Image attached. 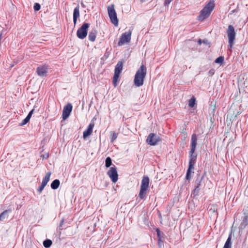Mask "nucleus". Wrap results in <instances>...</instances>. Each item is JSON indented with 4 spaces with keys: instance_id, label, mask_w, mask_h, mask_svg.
<instances>
[{
    "instance_id": "nucleus-22",
    "label": "nucleus",
    "mask_w": 248,
    "mask_h": 248,
    "mask_svg": "<svg viewBox=\"0 0 248 248\" xmlns=\"http://www.w3.org/2000/svg\"><path fill=\"white\" fill-rule=\"evenodd\" d=\"M119 76L117 75H114V77L113 78V80H112V83H113V84L114 86V87H116L117 86L118 83L119 82Z\"/></svg>"
},
{
    "instance_id": "nucleus-15",
    "label": "nucleus",
    "mask_w": 248,
    "mask_h": 248,
    "mask_svg": "<svg viewBox=\"0 0 248 248\" xmlns=\"http://www.w3.org/2000/svg\"><path fill=\"white\" fill-rule=\"evenodd\" d=\"M79 16V8L78 6L75 8L73 13V22L74 24L77 23V19Z\"/></svg>"
},
{
    "instance_id": "nucleus-32",
    "label": "nucleus",
    "mask_w": 248,
    "mask_h": 248,
    "mask_svg": "<svg viewBox=\"0 0 248 248\" xmlns=\"http://www.w3.org/2000/svg\"><path fill=\"white\" fill-rule=\"evenodd\" d=\"M215 74V70L214 69H211L208 72L209 76H213Z\"/></svg>"
},
{
    "instance_id": "nucleus-5",
    "label": "nucleus",
    "mask_w": 248,
    "mask_h": 248,
    "mask_svg": "<svg viewBox=\"0 0 248 248\" xmlns=\"http://www.w3.org/2000/svg\"><path fill=\"white\" fill-rule=\"evenodd\" d=\"M108 12L111 22L115 26H117L118 24V20L113 4H112L108 7Z\"/></svg>"
},
{
    "instance_id": "nucleus-17",
    "label": "nucleus",
    "mask_w": 248,
    "mask_h": 248,
    "mask_svg": "<svg viewBox=\"0 0 248 248\" xmlns=\"http://www.w3.org/2000/svg\"><path fill=\"white\" fill-rule=\"evenodd\" d=\"M51 172H47L46 173V175L45 177L43 179L42 183L43 184V185H46L48 181H49L50 177L51 176Z\"/></svg>"
},
{
    "instance_id": "nucleus-20",
    "label": "nucleus",
    "mask_w": 248,
    "mask_h": 248,
    "mask_svg": "<svg viewBox=\"0 0 248 248\" xmlns=\"http://www.w3.org/2000/svg\"><path fill=\"white\" fill-rule=\"evenodd\" d=\"M232 247V242H231V235H230L226 241L223 248H231Z\"/></svg>"
},
{
    "instance_id": "nucleus-24",
    "label": "nucleus",
    "mask_w": 248,
    "mask_h": 248,
    "mask_svg": "<svg viewBox=\"0 0 248 248\" xmlns=\"http://www.w3.org/2000/svg\"><path fill=\"white\" fill-rule=\"evenodd\" d=\"M196 99L193 97L188 101V106L190 108H193L195 104Z\"/></svg>"
},
{
    "instance_id": "nucleus-2",
    "label": "nucleus",
    "mask_w": 248,
    "mask_h": 248,
    "mask_svg": "<svg viewBox=\"0 0 248 248\" xmlns=\"http://www.w3.org/2000/svg\"><path fill=\"white\" fill-rule=\"evenodd\" d=\"M147 70L144 65H141L137 71L135 75L134 83L136 86L140 87L143 84L144 79L146 75Z\"/></svg>"
},
{
    "instance_id": "nucleus-4",
    "label": "nucleus",
    "mask_w": 248,
    "mask_h": 248,
    "mask_svg": "<svg viewBox=\"0 0 248 248\" xmlns=\"http://www.w3.org/2000/svg\"><path fill=\"white\" fill-rule=\"evenodd\" d=\"M149 178L148 177L144 176L141 181L140 189L139 193V197L141 199H143L146 195V191L149 187Z\"/></svg>"
},
{
    "instance_id": "nucleus-6",
    "label": "nucleus",
    "mask_w": 248,
    "mask_h": 248,
    "mask_svg": "<svg viewBox=\"0 0 248 248\" xmlns=\"http://www.w3.org/2000/svg\"><path fill=\"white\" fill-rule=\"evenodd\" d=\"M228 42L230 47L232 48L235 38L236 32L234 27L232 25H229L227 30Z\"/></svg>"
},
{
    "instance_id": "nucleus-13",
    "label": "nucleus",
    "mask_w": 248,
    "mask_h": 248,
    "mask_svg": "<svg viewBox=\"0 0 248 248\" xmlns=\"http://www.w3.org/2000/svg\"><path fill=\"white\" fill-rule=\"evenodd\" d=\"M94 125V124L93 123H90L88 125L87 129L83 132V137L84 139H86L88 137L92 134Z\"/></svg>"
},
{
    "instance_id": "nucleus-11",
    "label": "nucleus",
    "mask_w": 248,
    "mask_h": 248,
    "mask_svg": "<svg viewBox=\"0 0 248 248\" xmlns=\"http://www.w3.org/2000/svg\"><path fill=\"white\" fill-rule=\"evenodd\" d=\"M72 109V106L70 104H68L66 105L62 111V119L63 120H66L70 115Z\"/></svg>"
},
{
    "instance_id": "nucleus-35",
    "label": "nucleus",
    "mask_w": 248,
    "mask_h": 248,
    "mask_svg": "<svg viewBox=\"0 0 248 248\" xmlns=\"http://www.w3.org/2000/svg\"><path fill=\"white\" fill-rule=\"evenodd\" d=\"M247 217L248 218V216Z\"/></svg>"
},
{
    "instance_id": "nucleus-23",
    "label": "nucleus",
    "mask_w": 248,
    "mask_h": 248,
    "mask_svg": "<svg viewBox=\"0 0 248 248\" xmlns=\"http://www.w3.org/2000/svg\"><path fill=\"white\" fill-rule=\"evenodd\" d=\"M51 240L47 239L43 242V245L46 248H49L52 245Z\"/></svg>"
},
{
    "instance_id": "nucleus-34",
    "label": "nucleus",
    "mask_w": 248,
    "mask_h": 248,
    "mask_svg": "<svg viewBox=\"0 0 248 248\" xmlns=\"http://www.w3.org/2000/svg\"><path fill=\"white\" fill-rule=\"evenodd\" d=\"M172 0H165V5H168L169 4Z\"/></svg>"
},
{
    "instance_id": "nucleus-9",
    "label": "nucleus",
    "mask_w": 248,
    "mask_h": 248,
    "mask_svg": "<svg viewBox=\"0 0 248 248\" xmlns=\"http://www.w3.org/2000/svg\"><path fill=\"white\" fill-rule=\"evenodd\" d=\"M160 140L159 137L153 133L149 134L146 139L147 143L152 146L156 145Z\"/></svg>"
},
{
    "instance_id": "nucleus-27",
    "label": "nucleus",
    "mask_w": 248,
    "mask_h": 248,
    "mask_svg": "<svg viewBox=\"0 0 248 248\" xmlns=\"http://www.w3.org/2000/svg\"><path fill=\"white\" fill-rule=\"evenodd\" d=\"M224 61V58L223 57H219L215 60V62L217 63L222 64Z\"/></svg>"
},
{
    "instance_id": "nucleus-3",
    "label": "nucleus",
    "mask_w": 248,
    "mask_h": 248,
    "mask_svg": "<svg viewBox=\"0 0 248 248\" xmlns=\"http://www.w3.org/2000/svg\"><path fill=\"white\" fill-rule=\"evenodd\" d=\"M197 141V138L196 135L193 134L191 137V147L190 152V158L189 162V165H191V166H194L196 161V155H194L193 154L196 147Z\"/></svg>"
},
{
    "instance_id": "nucleus-25",
    "label": "nucleus",
    "mask_w": 248,
    "mask_h": 248,
    "mask_svg": "<svg viewBox=\"0 0 248 248\" xmlns=\"http://www.w3.org/2000/svg\"><path fill=\"white\" fill-rule=\"evenodd\" d=\"M111 164H112V161H111V159L110 158V157H107V158L106 159V161H105L106 167L107 168L111 166Z\"/></svg>"
},
{
    "instance_id": "nucleus-1",
    "label": "nucleus",
    "mask_w": 248,
    "mask_h": 248,
    "mask_svg": "<svg viewBox=\"0 0 248 248\" xmlns=\"http://www.w3.org/2000/svg\"><path fill=\"white\" fill-rule=\"evenodd\" d=\"M215 6V1L213 0H210L201 11L200 15L198 17V20L202 21L207 18L214 10Z\"/></svg>"
},
{
    "instance_id": "nucleus-19",
    "label": "nucleus",
    "mask_w": 248,
    "mask_h": 248,
    "mask_svg": "<svg viewBox=\"0 0 248 248\" xmlns=\"http://www.w3.org/2000/svg\"><path fill=\"white\" fill-rule=\"evenodd\" d=\"M10 210H6L0 214V221L3 220L8 217V213L10 212Z\"/></svg>"
},
{
    "instance_id": "nucleus-14",
    "label": "nucleus",
    "mask_w": 248,
    "mask_h": 248,
    "mask_svg": "<svg viewBox=\"0 0 248 248\" xmlns=\"http://www.w3.org/2000/svg\"><path fill=\"white\" fill-rule=\"evenodd\" d=\"M123 69V63L119 62L115 66L114 75L120 76V73Z\"/></svg>"
},
{
    "instance_id": "nucleus-26",
    "label": "nucleus",
    "mask_w": 248,
    "mask_h": 248,
    "mask_svg": "<svg viewBox=\"0 0 248 248\" xmlns=\"http://www.w3.org/2000/svg\"><path fill=\"white\" fill-rule=\"evenodd\" d=\"M117 138V134L114 132H112L110 133V140L111 141L113 142Z\"/></svg>"
},
{
    "instance_id": "nucleus-33",
    "label": "nucleus",
    "mask_w": 248,
    "mask_h": 248,
    "mask_svg": "<svg viewBox=\"0 0 248 248\" xmlns=\"http://www.w3.org/2000/svg\"><path fill=\"white\" fill-rule=\"evenodd\" d=\"M33 111H34V109H32L30 112L28 114V116L27 117H28L29 118H31V117L33 113Z\"/></svg>"
},
{
    "instance_id": "nucleus-8",
    "label": "nucleus",
    "mask_w": 248,
    "mask_h": 248,
    "mask_svg": "<svg viewBox=\"0 0 248 248\" xmlns=\"http://www.w3.org/2000/svg\"><path fill=\"white\" fill-rule=\"evenodd\" d=\"M90 26L88 23H84L77 31V36L81 39L85 38L87 35L88 29Z\"/></svg>"
},
{
    "instance_id": "nucleus-12",
    "label": "nucleus",
    "mask_w": 248,
    "mask_h": 248,
    "mask_svg": "<svg viewBox=\"0 0 248 248\" xmlns=\"http://www.w3.org/2000/svg\"><path fill=\"white\" fill-rule=\"evenodd\" d=\"M48 67L46 65H42L37 68V73L41 77L46 76L47 73Z\"/></svg>"
},
{
    "instance_id": "nucleus-29",
    "label": "nucleus",
    "mask_w": 248,
    "mask_h": 248,
    "mask_svg": "<svg viewBox=\"0 0 248 248\" xmlns=\"http://www.w3.org/2000/svg\"><path fill=\"white\" fill-rule=\"evenodd\" d=\"M157 235L158 238V243L160 245L161 242V232L158 230H156Z\"/></svg>"
},
{
    "instance_id": "nucleus-21",
    "label": "nucleus",
    "mask_w": 248,
    "mask_h": 248,
    "mask_svg": "<svg viewBox=\"0 0 248 248\" xmlns=\"http://www.w3.org/2000/svg\"><path fill=\"white\" fill-rule=\"evenodd\" d=\"M60 185V181L59 180L56 179L52 182L51 184V187L53 189H57Z\"/></svg>"
},
{
    "instance_id": "nucleus-7",
    "label": "nucleus",
    "mask_w": 248,
    "mask_h": 248,
    "mask_svg": "<svg viewBox=\"0 0 248 248\" xmlns=\"http://www.w3.org/2000/svg\"><path fill=\"white\" fill-rule=\"evenodd\" d=\"M131 34L132 31L130 30L123 33L118 43V46H121L124 44L129 43L131 40Z\"/></svg>"
},
{
    "instance_id": "nucleus-30",
    "label": "nucleus",
    "mask_w": 248,
    "mask_h": 248,
    "mask_svg": "<svg viewBox=\"0 0 248 248\" xmlns=\"http://www.w3.org/2000/svg\"><path fill=\"white\" fill-rule=\"evenodd\" d=\"M45 186H46V185H43V184L42 183L41 186L38 187V192L40 193H41Z\"/></svg>"
},
{
    "instance_id": "nucleus-31",
    "label": "nucleus",
    "mask_w": 248,
    "mask_h": 248,
    "mask_svg": "<svg viewBox=\"0 0 248 248\" xmlns=\"http://www.w3.org/2000/svg\"><path fill=\"white\" fill-rule=\"evenodd\" d=\"M33 8L35 11H38L40 9V5L39 4L36 3L34 5Z\"/></svg>"
},
{
    "instance_id": "nucleus-16",
    "label": "nucleus",
    "mask_w": 248,
    "mask_h": 248,
    "mask_svg": "<svg viewBox=\"0 0 248 248\" xmlns=\"http://www.w3.org/2000/svg\"><path fill=\"white\" fill-rule=\"evenodd\" d=\"M96 34L97 31L96 30L92 31L89 34V39L92 42L94 41L96 39Z\"/></svg>"
},
{
    "instance_id": "nucleus-18",
    "label": "nucleus",
    "mask_w": 248,
    "mask_h": 248,
    "mask_svg": "<svg viewBox=\"0 0 248 248\" xmlns=\"http://www.w3.org/2000/svg\"><path fill=\"white\" fill-rule=\"evenodd\" d=\"M193 170H194V166H191V165H189L188 169L187 170V173H186V178L187 179H189L190 178V177H191L190 174H191V173L194 172Z\"/></svg>"
},
{
    "instance_id": "nucleus-10",
    "label": "nucleus",
    "mask_w": 248,
    "mask_h": 248,
    "mask_svg": "<svg viewBox=\"0 0 248 248\" xmlns=\"http://www.w3.org/2000/svg\"><path fill=\"white\" fill-rule=\"evenodd\" d=\"M107 174L113 183H116L118 179V174L115 167H110L107 172Z\"/></svg>"
},
{
    "instance_id": "nucleus-28",
    "label": "nucleus",
    "mask_w": 248,
    "mask_h": 248,
    "mask_svg": "<svg viewBox=\"0 0 248 248\" xmlns=\"http://www.w3.org/2000/svg\"><path fill=\"white\" fill-rule=\"evenodd\" d=\"M30 119L28 117H26L23 121L22 122H21V123H20L19 124V125L20 126H23L25 124H26L27 123H28L29 121H30Z\"/></svg>"
}]
</instances>
